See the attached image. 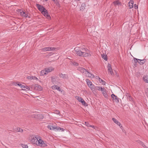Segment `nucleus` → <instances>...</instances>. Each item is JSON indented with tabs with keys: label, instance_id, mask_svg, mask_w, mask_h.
<instances>
[{
	"label": "nucleus",
	"instance_id": "2",
	"mask_svg": "<svg viewBox=\"0 0 148 148\" xmlns=\"http://www.w3.org/2000/svg\"><path fill=\"white\" fill-rule=\"evenodd\" d=\"M40 138H41V137L38 135H32L31 136V142L33 144L37 145Z\"/></svg>",
	"mask_w": 148,
	"mask_h": 148
},
{
	"label": "nucleus",
	"instance_id": "12",
	"mask_svg": "<svg viewBox=\"0 0 148 148\" xmlns=\"http://www.w3.org/2000/svg\"><path fill=\"white\" fill-rule=\"evenodd\" d=\"M77 69L78 71L84 75L86 73V71H87V70L82 67H78Z\"/></svg>",
	"mask_w": 148,
	"mask_h": 148
},
{
	"label": "nucleus",
	"instance_id": "40",
	"mask_svg": "<svg viewBox=\"0 0 148 148\" xmlns=\"http://www.w3.org/2000/svg\"><path fill=\"white\" fill-rule=\"evenodd\" d=\"M85 123L86 124V126L88 127H90V125L89 124V123L87 122H85Z\"/></svg>",
	"mask_w": 148,
	"mask_h": 148
},
{
	"label": "nucleus",
	"instance_id": "24",
	"mask_svg": "<svg viewBox=\"0 0 148 148\" xmlns=\"http://www.w3.org/2000/svg\"><path fill=\"white\" fill-rule=\"evenodd\" d=\"M127 99L128 100H129V101H133V98H132L131 96L130 95L128 94H127Z\"/></svg>",
	"mask_w": 148,
	"mask_h": 148
},
{
	"label": "nucleus",
	"instance_id": "6",
	"mask_svg": "<svg viewBox=\"0 0 148 148\" xmlns=\"http://www.w3.org/2000/svg\"><path fill=\"white\" fill-rule=\"evenodd\" d=\"M55 48L51 47H47L42 48L41 50L43 51H53L55 50Z\"/></svg>",
	"mask_w": 148,
	"mask_h": 148
},
{
	"label": "nucleus",
	"instance_id": "26",
	"mask_svg": "<svg viewBox=\"0 0 148 148\" xmlns=\"http://www.w3.org/2000/svg\"><path fill=\"white\" fill-rule=\"evenodd\" d=\"M86 81L87 84L88 85V86H90L91 85V84H92L91 82L88 79H86Z\"/></svg>",
	"mask_w": 148,
	"mask_h": 148
},
{
	"label": "nucleus",
	"instance_id": "5",
	"mask_svg": "<svg viewBox=\"0 0 148 148\" xmlns=\"http://www.w3.org/2000/svg\"><path fill=\"white\" fill-rule=\"evenodd\" d=\"M134 60L135 63L136 64L137 62H138L140 65L144 64L146 61L145 59L140 60L136 58H134Z\"/></svg>",
	"mask_w": 148,
	"mask_h": 148
},
{
	"label": "nucleus",
	"instance_id": "1",
	"mask_svg": "<svg viewBox=\"0 0 148 148\" xmlns=\"http://www.w3.org/2000/svg\"><path fill=\"white\" fill-rule=\"evenodd\" d=\"M83 52L80 50L78 51L75 53L78 56L82 57H86L90 56H91L90 53H89V50L87 49H82Z\"/></svg>",
	"mask_w": 148,
	"mask_h": 148
},
{
	"label": "nucleus",
	"instance_id": "41",
	"mask_svg": "<svg viewBox=\"0 0 148 148\" xmlns=\"http://www.w3.org/2000/svg\"><path fill=\"white\" fill-rule=\"evenodd\" d=\"M56 88V89L57 90H58L60 91H61V92H62V90H61L60 89V87H58L57 86V87Z\"/></svg>",
	"mask_w": 148,
	"mask_h": 148
},
{
	"label": "nucleus",
	"instance_id": "15",
	"mask_svg": "<svg viewBox=\"0 0 148 148\" xmlns=\"http://www.w3.org/2000/svg\"><path fill=\"white\" fill-rule=\"evenodd\" d=\"M59 76L61 77L62 78L64 79H67L68 78V76L67 75L60 73L59 74Z\"/></svg>",
	"mask_w": 148,
	"mask_h": 148
},
{
	"label": "nucleus",
	"instance_id": "10",
	"mask_svg": "<svg viewBox=\"0 0 148 148\" xmlns=\"http://www.w3.org/2000/svg\"><path fill=\"white\" fill-rule=\"evenodd\" d=\"M36 6L38 9L41 12V13L42 12V11H44V10L46 9L42 5H40L39 4H36Z\"/></svg>",
	"mask_w": 148,
	"mask_h": 148
},
{
	"label": "nucleus",
	"instance_id": "8",
	"mask_svg": "<svg viewBox=\"0 0 148 148\" xmlns=\"http://www.w3.org/2000/svg\"><path fill=\"white\" fill-rule=\"evenodd\" d=\"M84 75L86 76L91 78H94L95 77L94 75L93 74L89 73L87 70L86 71V72Z\"/></svg>",
	"mask_w": 148,
	"mask_h": 148
},
{
	"label": "nucleus",
	"instance_id": "17",
	"mask_svg": "<svg viewBox=\"0 0 148 148\" xmlns=\"http://www.w3.org/2000/svg\"><path fill=\"white\" fill-rule=\"evenodd\" d=\"M20 15L21 16L27 18L28 17V15L23 11L21 12Z\"/></svg>",
	"mask_w": 148,
	"mask_h": 148
},
{
	"label": "nucleus",
	"instance_id": "46",
	"mask_svg": "<svg viewBox=\"0 0 148 148\" xmlns=\"http://www.w3.org/2000/svg\"><path fill=\"white\" fill-rule=\"evenodd\" d=\"M28 77V78H29V79L30 78L31 79H33V77L31 78V76H29V77Z\"/></svg>",
	"mask_w": 148,
	"mask_h": 148
},
{
	"label": "nucleus",
	"instance_id": "14",
	"mask_svg": "<svg viewBox=\"0 0 148 148\" xmlns=\"http://www.w3.org/2000/svg\"><path fill=\"white\" fill-rule=\"evenodd\" d=\"M107 67L108 68V71L109 72L111 75H113V72L112 71V69L111 67V65L110 64H108Z\"/></svg>",
	"mask_w": 148,
	"mask_h": 148
},
{
	"label": "nucleus",
	"instance_id": "3",
	"mask_svg": "<svg viewBox=\"0 0 148 148\" xmlns=\"http://www.w3.org/2000/svg\"><path fill=\"white\" fill-rule=\"evenodd\" d=\"M54 70V69L52 67H49L48 68H46L45 69V70H42L41 71V73H44V74H42V75H46L48 73Z\"/></svg>",
	"mask_w": 148,
	"mask_h": 148
},
{
	"label": "nucleus",
	"instance_id": "18",
	"mask_svg": "<svg viewBox=\"0 0 148 148\" xmlns=\"http://www.w3.org/2000/svg\"><path fill=\"white\" fill-rule=\"evenodd\" d=\"M102 93L103 94V95L106 98H107L108 97V95H107L106 89L104 88V89L103 90V91H102Z\"/></svg>",
	"mask_w": 148,
	"mask_h": 148
},
{
	"label": "nucleus",
	"instance_id": "35",
	"mask_svg": "<svg viewBox=\"0 0 148 148\" xmlns=\"http://www.w3.org/2000/svg\"><path fill=\"white\" fill-rule=\"evenodd\" d=\"M16 86L18 85V86H20L22 88H23L24 87V85H23L21 84H18L16 83L15 85Z\"/></svg>",
	"mask_w": 148,
	"mask_h": 148
},
{
	"label": "nucleus",
	"instance_id": "38",
	"mask_svg": "<svg viewBox=\"0 0 148 148\" xmlns=\"http://www.w3.org/2000/svg\"><path fill=\"white\" fill-rule=\"evenodd\" d=\"M57 86H58L56 85H54L51 87V88L53 89H56V88L57 87Z\"/></svg>",
	"mask_w": 148,
	"mask_h": 148
},
{
	"label": "nucleus",
	"instance_id": "29",
	"mask_svg": "<svg viewBox=\"0 0 148 148\" xmlns=\"http://www.w3.org/2000/svg\"><path fill=\"white\" fill-rule=\"evenodd\" d=\"M101 57L103 58L104 59L106 60L107 61V60L108 58L106 55H105L103 54L101 55Z\"/></svg>",
	"mask_w": 148,
	"mask_h": 148
},
{
	"label": "nucleus",
	"instance_id": "9",
	"mask_svg": "<svg viewBox=\"0 0 148 148\" xmlns=\"http://www.w3.org/2000/svg\"><path fill=\"white\" fill-rule=\"evenodd\" d=\"M111 97L112 98L114 101L117 103L119 102V98L116 96L114 94H112L111 95Z\"/></svg>",
	"mask_w": 148,
	"mask_h": 148
},
{
	"label": "nucleus",
	"instance_id": "50",
	"mask_svg": "<svg viewBox=\"0 0 148 148\" xmlns=\"http://www.w3.org/2000/svg\"><path fill=\"white\" fill-rule=\"evenodd\" d=\"M59 3H56V5H59Z\"/></svg>",
	"mask_w": 148,
	"mask_h": 148
},
{
	"label": "nucleus",
	"instance_id": "39",
	"mask_svg": "<svg viewBox=\"0 0 148 148\" xmlns=\"http://www.w3.org/2000/svg\"><path fill=\"white\" fill-rule=\"evenodd\" d=\"M73 64L75 66H77L78 64V63L77 62H73Z\"/></svg>",
	"mask_w": 148,
	"mask_h": 148
},
{
	"label": "nucleus",
	"instance_id": "51",
	"mask_svg": "<svg viewBox=\"0 0 148 148\" xmlns=\"http://www.w3.org/2000/svg\"><path fill=\"white\" fill-rule=\"evenodd\" d=\"M44 1H46L45 0H43Z\"/></svg>",
	"mask_w": 148,
	"mask_h": 148
},
{
	"label": "nucleus",
	"instance_id": "32",
	"mask_svg": "<svg viewBox=\"0 0 148 148\" xmlns=\"http://www.w3.org/2000/svg\"><path fill=\"white\" fill-rule=\"evenodd\" d=\"M94 85L93 84H91V85L88 87L91 89V90H93L94 88Z\"/></svg>",
	"mask_w": 148,
	"mask_h": 148
},
{
	"label": "nucleus",
	"instance_id": "7",
	"mask_svg": "<svg viewBox=\"0 0 148 148\" xmlns=\"http://www.w3.org/2000/svg\"><path fill=\"white\" fill-rule=\"evenodd\" d=\"M77 97L78 98H77V99L79 102H81L82 104L84 106H87L88 104L85 101H84V99L82 98L79 97Z\"/></svg>",
	"mask_w": 148,
	"mask_h": 148
},
{
	"label": "nucleus",
	"instance_id": "36",
	"mask_svg": "<svg viewBox=\"0 0 148 148\" xmlns=\"http://www.w3.org/2000/svg\"><path fill=\"white\" fill-rule=\"evenodd\" d=\"M22 147L23 148H28V146L27 145H23L22 144Z\"/></svg>",
	"mask_w": 148,
	"mask_h": 148
},
{
	"label": "nucleus",
	"instance_id": "44",
	"mask_svg": "<svg viewBox=\"0 0 148 148\" xmlns=\"http://www.w3.org/2000/svg\"><path fill=\"white\" fill-rule=\"evenodd\" d=\"M90 127H91L93 128H94V129L95 128V127L94 125H90Z\"/></svg>",
	"mask_w": 148,
	"mask_h": 148
},
{
	"label": "nucleus",
	"instance_id": "23",
	"mask_svg": "<svg viewBox=\"0 0 148 148\" xmlns=\"http://www.w3.org/2000/svg\"><path fill=\"white\" fill-rule=\"evenodd\" d=\"M42 115L41 114H38V113H35L32 116V117L36 118L37 117L39 116H40V115Z\"/></svg>",
	"mask_w": 148,
	"mask_h": 148
},
{
	"label": "nucleus",
	"instance_id": "13",
	"mask_svg": "<svg viewBox=\"0 0 148 148\" xmlns=\"http://www.w3.org/2000/svg\"><path fill=\"white\" fill-rule=\"evenodd\" d=\"M112 119L115 123L116 124L118 125L122 129L123 128V126L116 119L114 118H112Z\"/></svg>",
	"mask_w": 148,
	"mask_h": 148
},
{
	"label": "nucleus",
	"instance_id": "4",
	"mask_svg": "<svg viewBox=\"0 0 148 148\" xmlns=\"http://www.w3.org/2000/svg\"><path fill=\"white\" fill-rule=\"evenodd\" d=\"M37 145L42 147H46L47 146L46 143L44 142L42 139H41V138H39Z\"/></svg>",
	"mask_w": 148,
	"mask_h": 148
},
{
	"label": "nucleus",
	"instance_id": "31",
	"mask_svg": "<svg viewBox=\"0 0 148 148\" xmlns=\"http://www.w3.org/2000/svg\"><path fill=\"white\" fill-rule=\"evenodd\" d=\"M97 90H101V91H103V89H104V88H102L101 87V86H97Z\"/></svg>",
	"mask_w": 148,
	"mask_h": 148
},
{
	"label": "nucleus",
	"instance_id": "16",
	"mask_svg": "<svg viewBox=\"0 0 148 148\" xmlns=\"http://www.w3.org/2000/svg\"><path fill=\"white\" fill-rule=\"evenodd\" d=\"M47 128L48 129L53 130H58V128L57 127H54L53 126L48 125L47 126Z\"/></svg>",
	"mask_w": 148,
	"mask_h": 148
},
{
	"label": "nucleus",
	"instance_id": "21",
	"mask_svg": "<svg viewBox=\"0 0 148 148\" xmlns=\"http://www.w3.org/2000/svg\"><path fill=\"white\" fill-rule=\"evenodd\" d=\"M57 77L55 76H53L51 77V82L53 84H56V79L57 78Z\"/></svg>",
	"mask_w": 148,
	"mask_h": 148
},
{
	"label": "nucleus",
	"instance_id": "37",
	"mask_svg": "<svg viewBox=\"0 0 148 148\" xmlns=\"http://www.w3.org/2000/svg\"><path fill=\"white\" fill-rule=\"evenodd\" d=\"M99 81L100 82H101V83H102L103 84H105V82L102 79H101L99 80Z\"/></svg>",
	"mask_w": 148,
	"mask_h": 148
},
{
	"label": "nucleus",
	"instance_id": "47",
	"mask_svg": "<svg viewBox=\"0 0 148 148\" xmlns=\"http://www.w3.org/2000/svg\"><path fill=\"white\" fill-rule=\"evenodd\" d=\"M97 79H99V80L101 79L99 77H97Z\"/></svg>",
	"mask_w": 148,
	"mask_h": 148
},
{
	"label": "nucleus",
	"instance_id": "45",
	"mask_svg": "<svg viewBox=\"0 0 148 148\" xmlns=\"http://www.w3.org/2000/svg\"><path fill=\"white\" fill-rule=\"evenodd\" d=\"M147 96L148 97V88H147Z\"/></svg>",
	"mask_w": 148,
	"mask_h": 148
},
{
	"label": "nucleus",
	"instance_id": "53",
	"mask_svg": "<svg viewBox=\"0 0 148 148\" xmlns=\"http://www.w3.org/2000/svg\"><path fill=\"white\" fill-rule=\"evenodd\" d=\"M54 1H55V0H53Z\"/></svg>",
	"mask_w": 148,
	"mask_h": 148
},
{
	"label": "nucleus",
	"instance_id": "25",
	"mask_svg": "<svg viewBox=\"0 0 148 148\" xmlns=\"http://www.w3.org/2000/svg\"><path fill=\"white\" fill-rule=\"evenodd\" d=\"M86 5L84 3H83L80 7V10H83L85 9Z\"/></svg>",
	"mask_w": 148,
	"mask_h": 148
},
{
	"label": "nucleus",
	"instance_id": "22",
	"mask_svg": "<svg viewBox=\"0 0 148 148\" xmlns=\"http://www.w3.org/2000/svg\"><path fill=\"white\" fill-rule=\"evenodd\" d=\"M143 80L145 82L148 83V75H144L143 77Z\"/></svg>",
	"mask_w": 148,
	"mask_h": 148
},
{
	"label": "nucleus",
	"instance_id": "19",
	"mask_svg": "<svg viewBox=\"0 0 148 148\" xmlns=\"http://www.w3.org/2000/svg\"><path fill=\"white\" fill-rule=\"evenodd\" d=\"M35 89L39 91H40L42 90V87L40 85L38 84H36L35 87Z\"/></svg>",
	"mask_w": 148,
	"mask_h": 148
},
{
	"label": "nucleus",
	"instance_id": "48",
	"mask_svg": "<svg viewBox=\"0 0 148 148\" xmlns=\"http://www.w3.org/2000/svg\"><path fill=\"white\" fill-rule=\"evenodd\" d=\"M144 148H148V147H147L146 145L144 147Z\"/></svg>",
	"mask_w": 148,
	"mask_h": 148
},
{
	"label": "nucleus",
	"instance_id": "28",
	"mask_svg": "<svg viewBox=\"0 0 148 148\" xmlns=\"http://www.w3.org/2000/svg\"><path fill=\"white\" fill-rule=\"evenodd\" d=\"M137 142L140 145H141L143 147H144L145 146V145L142 141L140 140H138L137 141Z\"/></svg>",
	"mask_w": 148,
	"mask_h": 148
},
{
	"label": "nucleus",
	"instance_id": "52",
	"mask_svg": "<svg viewBox=\"0 0 148 148\" xmlns=\"http://www.w3.org/2000/svg\"><path fill=\"white\" fill-rule=\"evenodd\" d=\"M59 113H60V112H59V111H58V113H57L58 114Z\"/></svg>",
	"mask_w": 148,
	"mask_h": 148
},
{
	"label": "nucleus",
	"instance_id": "30",
	"mask_svg": "<svg viewBox=\"0 0 148 148\" xmlns=\"http://www.w3.org/2000/svg\"><path fill=\"white\" fill-rule=\"evenodd\" d=\"M74 50L75 53L77 52L78 51H79L80 50L79 47H76L74 48Z\"/></svg>",
	"mask_w": 148,
	"mask_h": 148
},
{
	"label": "nucleus",
	"instance_id": "11",
	"mask_svg": "<svg viewBox=\"0 0 148 148\" xmlns=\"http://www.w3.org/2000/svg\"><path fill=\"white\" fill-rule=\"evenodd\" d=\"M42 13L47 18H50V15L48 14V12L46 9H45L44 11H42Z\"/></svg>",
	"mask_w": 148,
	"mask_h": 148
},
{
	"label": "nucleus",
	"instance_id": "42",
	"mask_svg": "<svg viewBox=\"0 0 148 148\" xmlns=\"http://www.w3.org/2000/svg\"><path fill=\"white\" fill-rule=\"evenodd\" d=\"M57 128H58V130H62V131H63L64 130H63V129L62 128L59 127H57Z\"/></svg>",
	"mask_w": 148,
	"mask_h": 148
},
{
	"label": "nucleus",
	"instance_id": "27",
	"mask_svg": "<svg viewBox=\"0 0 148 148\" xmlns=\"http://www.w3.org/2000/svg\"><path fill=\"white\" fill-rule=\"evenodd\" d=\"M24 87L23 88H22L23 89V90H25V89H27L28 90H29L30 89V88L28 86H24Z\"/></svg>",
	"mask_w": 148,
	"mask_h": 148
},
{
	"label": "nucleus",
	"instance_id": "34",
	"mask_svg": "<svg viewBox=\"0 0 148 148\" xmlns=\"http://www.w3.org/2000/svg\"><path fill=\"white\" fill-rule=\"evenodd\" d=\"M118 1H115L113 2L114 4L115 5H118L119 3Z\"/></svg>",
	"mask_w": 148,
	"mask_h": 148
},
{
	"label": "nucleus",
	"instance_id": "49",
	"mask_svg": "<svg viewBox=\"0 0 148 148\" xmlns=\"http://www.w3.org/2000/svg\"><path fill=\"white\" fill-rule=\"evenodd\" d=\"M44 118V116H42L41 118L42 119H43Z\"/></svg>",
	"mask_w": 148,
	"mask_h": 148
},
{
	"label": "nucleus",
	"instance_id": "43",
	"mask_svg": "<svg viewBox=\"0 0 148 148\" xmlns=\"http://www.w3.org/2000/svg\"><path fill=\"white\" fill-rule=\"evenodd\" d=\"M134 8L135 9H137L138 8V5L136 4H134Z\"/></svg>",
	"mask_w": 148,
	"mask_h": 148
},
{
	"label": "nucleus",
	"instance_id": "20",
	"mask_svg": "<svg viewBox=\"0 0 148 148\" xmlns=\"http://www.w3.org/2000/svg\"><path fill=\"white\" fill-rule=\"evenodd\" d=\"M129 8L131 9L133 7L134 1L132 0H130L129 2Z\"/></svg>",
	"mask_w": 148,
	"mask_h": 148
},
{
	"label": "nucleus",
	"instance_id": "33",
	"mask_svg": "<svg viewBox=\"0 0 148 148\" xmlns=\"http://www.w3.org/2000/svg\"><path fill=\"white\" fill-rule=\"evenodd\" d=\"M16 131L18 132H23V130L18 127L17 128Z\"/></svg>",
	"mask_w": 148,
	"mask_h": 148
}]
</instances>
